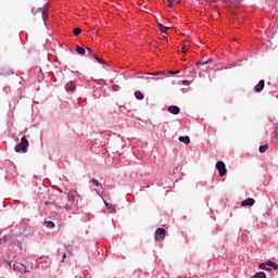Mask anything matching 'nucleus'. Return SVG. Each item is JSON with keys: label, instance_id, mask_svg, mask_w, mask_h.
Here are the masks:
<instances>
[{"label": "nucleus", "instance_id": "1", "mask_svg": "<svg viewBox=\"0 0 278 278\" xmlns=\"http://www.w3.org/2000/svg\"><path fill=\"white\" fill-rule=\"evenodd\" d=\"M27 147H29V140H27V137H22L21 142L15 146V152L16 153H27Z\"/></svg>", "mask_w": 278, "mask_h": 278}, {"label": "nucleus", "instance_id": "2", "mask_svg": "<svg viewBox=\"0 0 278 278\" xmlns=\"http://www.w3.org/2000/svg\"><path fill=\"white\" fill-rule=\"evenodd\" d=\"M216 168L219 173V177H225V175H227V167L225 166V162L223 161L217 162Z\"/></svg>", "mask_w": 278, "mask_h": 278}, {"label": "nucleus", "instance_id": "3", "mask_svg": "<svg viewBox=\"0 0 278 278\" xmlns=\"http://www.w3.org/2000/svg\"><path fill=\"white\" fill-rule=\"evenodd\" d=\"M164 238H166V229L157 228L155 230V240H157V242H162V240H164Z\"/></svg>", "mask_w": 278, "mask_h": 278}, {"label": "nucleus", "instance_id": "4", "mask_svg": "<svg viewBox=\"0 0 278 278\" xmlns=\"http://www.w3.org/2000/svg\"><path fill=\"white\" fill-rule=\"evenodd\" d=\"M13 270H15V273H29V270H27V267L22 263L14 264Z\"/></svg>", "mask_w": 278, "mask_h": 278}, {"label": "nucleus", "instance_id": "5", "mask_svg": "<svg viewBox=\"0 0 278 278\" xmlns=\"http://www.w3.org/2000/svg\"><path fill=\"white\" fill-rule=\"evenodd\" d=\"M65 90L67 92H75V90H77V85L75 84L74 80H71V81L66 83Z\"/></svg>", "mask_w": 278, "mask_h": 278}, {"label": "nucleus", "instance_id": "6", "mask_svg": "<svg viewBox=\"0 0 278 278\" xmlns=\"http://www.w3.org/2000/svg\"><path fill=\"white\" fill-rule=\"evenodd\" d=\"M242 207H245L247 205H255V200L253 198H248L247 200H243L241 202Z\"/></svg>", "mask_w": 278, "mask_h": 278}, {"label": "nucleus", "instance_id": "7", "mask_svg": "<svg viewBox=\"0 0 278 278\" xmlns=\"http://www.w3.org/2000/svg\"><path fill=\"white\" fill-rule=\"evenodd\" d=\"M265 81L260 80L258 84L255 86V92H262L264 90Z\"/></svg>", "mask_w": 278, "mask_h": 278}, {"label": "nucleus", "instance_id": "8", "mask_svg": "<svg viewBox=\"0 0 278 278\" xmlns=\"http://www.w3.org/2000/svg\"><path fill=\"white\" fill-rule=\"evenodd\" d=\"M168 112H170V114H178L179 113V106H177V105H169L168 106Z\"/></svg>", "mask_w": 278, "mask_h": 278}, {"label": "nucleus", "instance_id": "9", "mask_svg": "<svg viewBox=\"0 0 278 278\" xmlns=\"http://www.w3.org/2000/svg\"><path fill=\"white\" fill-rule=\"evenodd\" d=\"M212 62H214L213 59H208L206 61H198L197 66H205V64H212Z\"/></svg>", "mask_w": 278, "mask_h": 278}, {"label": "nucleus", "instance_id": "10", "mask_svg": "<svg viewBox=\"0 0 278 278\" xmlns=\"http://www.w3.org/2000/svg\"><path fill=\"white\" fill-rule=\"evenodd\" d=\"M92 58H94V60H97V62H99V64H104V65L108 64L105 62V60L99 58V55H97L96 53L92 54Z\"/></svg>", "mask_w": 278, "mask_h": 278}, {"label": "nucleus", "instance_id": "11", "mask_svg": "<svg viewBox=\"0 0 278 278\" xmlns=\"http://www.w3.org/2000/svg\"><path fill=\"white\" fill-rule=\"evenodd\" d=\"M179 141L180 142H185V144H190V137H188V136H181V137H179Z\"/></svg>", "mask_w": 278, "mask_h": 278}, {"label": "nucleus", "instance_id": "12", "mask_svg": "<svg viewBox=\"0 0 278 278\" xmlns=\"http://www.w3.org/2000/svg\"><path fill=\"white\" fill-rule=\"evenodd\" d=\"M76 51L79 55H86V49H84L79 46H76Z\"/></svg>", "mask_w": 278, "mask_h": 278}, {"label": "nucleus", "instance_id": "13", "mask_svg": "<svg viewBox=\"0 0 278 278\" xmlns=\"http://www.w3.org/2000/svg\"><path fill=\"white\" fill-rule=\"evenodd\" d=\"M135 97L139 101H142V99H144V94L141 91H135Z\"/></svg>", "mask_w": 278, "mask_h": 278}, {"label": "nucleus", "instance_id": "14", "mask_svg": "<svg viewBox=\"0 0 278 278\" xmlns=\"http://www.w3.org/2000/svg\"><path fill=\"white\" fill-rule=\"evenodd\" d=\"M267 266H269L274 270L278 269V265L275 262H273V261L267 262Z\"/></svg>", "mask_w": 278, "mask_h": 278}, {"label": "nucleus", "instance_id": "15", "mask_svg": "<svg viewBox=\"0 0 278 278\" xmlns=\"http://www.w3.org/2000/svg\"><path fill=\"white\" fill-rule=\"evenodd\" d=\"M67 201H70V203H75V193H68L67 194Z\"/></svg>", "mask_w": 278, "mask_h": 278}, {"label": "nucleus", "instance_id": "16", "mask_svg": "<svg viewBox=\"0 0 278 278\" xmlns=\"http://www.w3.org/2000/svg\"><path fill=\"white\" fill-rule=\"evenodd\" d=\"M266 266H268L267 263H261V264L258 265V268H261V270H268V271H270V268H268V267H266Z\"/></svg>", "mask_w": 278, "mask_h": 278}, {"label": "nucleus", "instance_id": "17", "mask_svg": "<svg viewBox=\"0 0 278 278\" xmlns=\"http://www.w3.org/2000/svg\"><path fill=\"white\" fill-rule=\"evenodd\" d=\"M252 278H266V273L264 271H258L255 274Z\"/></svg>", "mask_w": 278, "mask_h": 278}, {"label": "nucleus", "instance_id": "18", "mask_svg": "<svg viewBox=\"0 0 278 278\" xmlns=\"http://www.w3.org/2000/svg\"><path fill=\"white\" fill-rule=\"evenodd\" d=\"M159 29L162 34H166V29H168V27L164 26L163 24H159Z\"/></svg>", "mask_w": 278, "mask_h": 278}, {"label": "nucleus", "instance_id": "19", "mask_svg": "<svg viewBox=\"0 0 278 278\" xmlns=\"http://www.w3.org/2000/svg\"><path fill=\"white\" fill-rule=\"evenodd\" d=\"M268 151V144H264L260 147V153H266Z\"/></svg>", "mask_w": 278, "mask_h": 278}, {"label": "nucleus", "instance_id": "20", "mask_svg": "<svg viewBox=\"0 0 278 278\" xmlns=\"http://www.w3.org/2000/svg\"><path fill=\"white\" fill-rule=\"evenodd\" d=\"M105 203V206L111 210L112 212L116 213V207H114V205L108 203V202H104Z\"/></svg>", "mask_w": 278, "mask_h": 278}, {"label": "nucleus", "instance_id": "21", "mask_svg": "<svg viewBox=\"0 0 278 278\" xmlns=\"http://www.w3.org/2000/svg\"><path fill=\"white\" fill-rule=\"evenodd\" d=\"M45 223H46L47 227H49L50 229H53V227H55V224L51 220H46Z\"/></svg>", "mask_w": 278, "mask_h": 278}, {"label": "nucleus", "instance_id": "22", "mask_svg": "<svg viewBox=\"0 0 278 278\" xmlns=\"http://www.w3.org/2000/svg\"><path fill=\"white\" fill-rule=\"evenodd\" d=\"M91 184H93L97 188H101V185L99 184V180H97L96 178L91 179Z\"/></svg>", "mask_w": 278, "mask_h": 278}, {"label": "nucleus", "instance_id": "23", "mask_svg": "<svg viewBox=\"0 0 278 278\" xmlns=\"http://www.w3.org/2000/svg\"><path fill=\"white\" fill-rule=\"evenodd\" d=\"M48 16H49V14H47V10H43L42 11V20L47 21Z\"/></svg>", "mask_w": 278, "mask_h": 278}, {"label": "nucleus", "instance_id": "24", "mask_svg": "<svg viewBox=\"0 0 278 278\" xmlns=\"http://www.w3.org/2000/svg\"><path fill=\"white\" fill-rule=\"evenodd\" d=\"M79 34H81V28H75L74 36H79Z\"/></svg>", "mask_w": 278, "mask_h": 278}, {"label": "nucleus", "instance_id": "25", "mask_svg": "<svg viewBox=\"0 0 278 278\" xmlns=\"http://www.w3.org/2000/svg\"><path fill=\"white\" fill-rule=\"evenodd\" d=\"M148 75H153V76H155V75H164V71H162V72H154V73H149Z\"/></svg>", "mask_w": 278, "mask_h": 278}, {"label": "nucleus", "instance_id": "26", "mask_svg": "<svg viewBox=\"0 0 278 278\" xmlns=\"http://www.w3.org/2000/svg\"><path fill=\"white\" fill-rule=\"evenodd\" d=\"M179 73H180L179 70L178 71H170L169 75H179Z\"/></svg>", "mask_w": 278, "mask_h": 278}, {"label": "nucleus", "instance_id": "27", "mask_svg": "<svg viewBox=\"0 0 278 278\" xmlns=\"http://www.w3.org/2000/svg\"><path fill=\"white\" fill-rule=\"evenodd\" d=\"M169 8H173V4L175 3V0H167Z\"/></svg>", "mask_w": 278, "mask_h": 278}, {"label": "nucleus", "instance_id": "28", "mask_svg": "<svg viewBox=\"0 0 278 278\" xmlns=\"http://www.w3.org/2000/svg\"><path fill=\"white\" fill-rule=\"evenodd\" d=\"M182 85L184 86H190V83H189V80H182Z\"/></svg>", "mask_w": 278, "mask_h": 278}, {"label": "nucleus", "instance_id": "29", "mask_svg": "<svg viewBox=\"0 0 278 278\" xmlns=\"http://www.w3.org/2000/svg\"><path fill=\"white\" fill-rule=\"evenodd\" d=\"M181 52H182V53H188V49H186V46H182Z\"/></svg>", "mask_w": 278, "mask_h": 278}, {"label": "nucleus", "instance_id": "30", "mask_svg": "<svg viewBox=\"0 0 278 278\" xmlns=\"http://www.w3.org/2000/svg\"><path fill=\"white\" fill-rule=\"evenodd\" d=\"M87 51H89V55H92L94 52L92 51V48H87Z\"/></svg>", "mask_w": 278, "mask_h": 278}, {"label": "nucleus", "instance_id": "31", "mask_svg": "<svg viewBox=\"0 0 278 278\" xmlns=\"http://www.w3.org/2000/svg\"><path fill=\"white\" fill-rule=\"evenodd\" d=\"M71 205H65V210L67 211V212H71Z\"/></svg>", "mask_w": 278, "mask_h": 278}, {"label": "nucleus", "instance_id": "32", "mask_svg": "<svg viewBox=\"0 0 278 278\" xmlns=\"http://www.w3.org/2000/svg\"><path fill=\"white\" fill-rule=\"evenodd\" d=\"M18 249H23V243L17 244Z\"/></svg>", "mask_w": 278, "mask_h": 278}, {"label": "nucleus", "instance_id": "33", "mask_svg": "<svg viewBox=\"0 0 278 278\" xmlns=\"http://www.w3.org/2000/svg\"><path fill=\"white\" fill-rule=\"evenodd\" d=\"M64 260H66V253L63 254V260H62V262H64Z\"/></svg>", "mask_w": 278, "mask_h": 278}]
</instances>
